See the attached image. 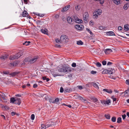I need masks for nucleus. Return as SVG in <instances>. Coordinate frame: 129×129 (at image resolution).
I'll list each match as a JSON object with an SVG mask.
<instances>
[{
	"label": "nucleus",
	"instance_id": "nucleus-33",
	"mask_svg": "<svg viewBox=\"0 0 129 129\" xmlns=\"http://www.w3.org/2000/svg\"><path fill=\"white\" fill-rule=\"evenodd\" d=\"M105 116L106 118L108 119H110V116L109 114H106L105 115Z\"/></svg>",
	"mask_w": 129,
	"mask_h": 129
},
{
	"label": "nucleus",
	"instance_id": "nucleus-46",
	"mask_svg": "<svg viewBox=\"0 0 129 129\" xmlns=\"http://www.w3.org/2000/svg\"><path fill=\"white\" fill-rule=\"evenodd\" d=\"M76 9L77 10H79L80 9V6H77L76 7Z\"/></svg>",
	"mask_w": 129,
	"mask_h": 129
},
{
	"label": "nucleus",
	"instance_id": "nucleus-57",
	"mask_svg": "<svg viewBox=\"0 0 129 129\" xmlns=\"http://www.w3.org/2000/svg\"><path fill=\"white\" fill-rule=\"evenodd\" d=\"M105 101L104 100L101 101V103L103 104H105Z\"/></svg>",
	"mask_w": 129,
	"mask_h": 129
},
{
	"label": "nucleus",
	"instance_id": "nucleus-51",
	"mask_svg": "<svg viewBox=\"0 0 129 129\" xmlns=\"http://www.w3.org/2000/svg\"><path fill=\"white\" fill-rule=\"evenodd\" d=\"M102 63L103 65H105L106 64V61H103L102 62Z\"/></svg>",
	"mask_w": 129,
	"mask_h": 129
},
{
	"label": "nucleus",
	"instance_id": "nucleus-40",
	"mask_svg": "<svg viewBox=\"0 0 129 129\" xmlns=\"http://www.w3.org/2000/svg\"><path fill=\"white\" fill-rule=\"evenodd\" d=\"M3 74H6V75H8L9 74V72L8 71H3Z\"/></svg>",
	"mask_w": 129,
	"mask_h": 129
},
{
	"label": "nucleus",
	"instance_id": "nucleus-9",
	"mask_svg": "<svg viewBox=\"0 0 129 129\" xmlns=\"http://www.w3.org/2000/svg\"><path fill=\"white\" fill-rule=\"evenodd\" d=\"M41 31L42 33L48 35V30L46 28H44V29H41Z\"/></svg>",
	"mask_w": 129,
	"mask_h": 129
},
{
	"label": "nucleus",
	"instance_id": "nucleus-50",
	"mask_svg": "<svg viewBox=\"0 0 129 129\" xmlns=\"http://www.w3.org/2000/svg\"><path fill=\"white\" fill-rule=\"evenodd\" d=\"M108 73V71L107 70H105L103 72V74H107Z\"/></svg>",
	"mask_w": 129,
	"mask_h": 129
},
{
	"label": "nucleus",
	"instance_id": "nucleus-20",
	"mask_svg": "<svg viewBox=\"0 0 129 129\" xmlns=\"http://www.w3.org/2000/svg\"><path fill=\"white\" fill-rule=\"evenodd\" d=\"M124 28L125 30L128 31L129 29V25L128 24L125 25L124 26Z\"/></svg>",
	"mask_w": 129,
	"mask_h": 129
},
{
	"label": "nucleus",
	"instance_id": "nucleus-15",
	"mask_svg": "<svg viewBox=\"0 0 129 129\" xmlns=\"http://www.w3.org/2000/svg\"><path fill=\"white\" fill-rule=\"evenodd\" d=\"M103 91H105L108 93H112V91L111 89H104L103 90Z\"/></svg>",
	"mask_w": 129,
	"mask_h": 129
},
{
	"label": "nucleus",
	"instance_id": "nucleus-56",
	"mask_svg": "<svg viewBox=\"0 0 129 129\" xmlns=\"http://www.w3.org/2000/svg\"><path fill=\"white\" fill-rule=\"evenodd\" d=\"M60 92H62L63 91V89L62 87H61L60 89Z\"/></svg>",
	"mask_w": 129,
	"mask_h": 129
},
{
	"label": "nucleus",
	"instance_id": "nucleus-58",
	"mask_svg": "<svg viewBox=\"0 0 129 129\" xmlns=\"http://www.w3.org/2000/svg\"><path fill=\"white\" fill-rule=\"evenodd\" d=\"M111 98L113 99V101H115L116 100V99L115 98H114L113 96L111 97Z\"/></svg>",
	"mask_w": 129,
	"mask_h": 129
},
{
	"label": "nucleus",
	"instance_id": "nucleus-62",
	"mask_svg": "<svg viewBox=\"0 0 129 129\" xmlns=\"http://www.w3.org/2000/svg\"><path fill=\"white\" fill-rule=\"evenodd\" d=\"M51 126V124H47V125H46V128H48L49 127H50Z\"/></svg>",
	"mask_w": 129,
	"mask_h": 129
},
{
	"label": "nucleus",
	"instance_id": "nucleus-41",
	"mask_svg": "<svg viewBox=\"0 0 129 129\" xmlns=\"http://www.w3.org/2000/svg\"><path fill=\"white\" fill-rule=\"evenodd\" d=\"M10 64L12 66H16V64H17V63L16 62H14L13 63H11Z\"/></svg>",
	"mask_w": 129,
	"mask_h": 129
},
{
	"label": "nucleus",
	"instance_id": "nucleus-63",
	"mask_svg": "<svg viewBox=\"0 0 129 129\" xmlns=\"http://www.w3.org/2000/svg\"><path fill=\"white\" fill-rule=\"evenodd\" d=\"M38 85L36 84H34L33 85V87L34 88H36L37 87Z\"/></svg>",
	"mask_w": 129,
	"mask_h": 129
},
{
	"label": "nucleus",
	"instance_id": "nucleus-64",
	"mask_svg": "<svg viewBox=\"0 0 129 129\" xmlns=\"http://www.w3.org/2000/svg\"><path fill=\"white\" fill-rule=\"evenodd\" d=\"M63 105H64L67 106H68V107H69L70 108H71L72 107L70 105H66L64 104H63Z\"/></svg>",
	"mask_w": 129,
	"mask_h": 129
},
{
	"label": "nucleus",
	"instance_id": "nucleus-32",
	"mask_svg": "<svg viewBox=\"0 0 129 129\" xmlns=\"http://www.w3.org/2000/svg\"><path fill=\"white\" fill-rule=\"evenodd\" d=\"M30 43V41H26L24 43H23V45H25L26 46H27Z\"/></svg>",
	"mask_w": 129,
	"mask_h": 129
},
{
	"label": "nucleus",
	"instance_id": "nucleus-48",
	"mask_svg": "<svg viewBox=\"0 0 129 129\" xmlns=\"http://www.w3.org/2000/svg\"><path fill=\"white\" fill-rule=\"evenodd\" d=\"M99 29L101 30H103L105 29V27L102 26H100L99 27Z\"/></svg>",
	"mask_w": 129,
	"mask_h": 129
},
{
	"label": "nucleus",
	"instance_id": "nucleus-1",
	"mask_svg": "<svg viewBox=\"0 0 129 129\" xmlns=\"http://www.w3.org/2000/svg\"><path fill=\"white\" fill-rule=\"evenodd\" d=\"M23 53L22 51H20L14 55L11 56L9 57V59L11 60L16 59L23 55Z\"/></svg>",
	"mask_w": 129,
	"mask_h": 129
},
{
	"label": "nucleus",
	"instance_id": "nucleus-7",
	"mask_svg": "<svg viewBox=\"0 0 129 129\" xmlns=\"http://www.w3.org/2000/svg\"><path fill=\"white\" fill-rule=\"evenodd\" d=\"M38 59L37 56H35L33 58H30V63H33L35 62Z\"/></svg>",
	"mask_w": 129,
	"mask_h": 129
},
{
	"label": "nucleus",
	"instance_id": "nucleus-12",
	"mask_svg": "<svg viewBox=\"0 0 129 129\" xmlns=\"http://www.w3.org/2000/svg\"><path fill=\"white\" fill-rule=\"evenodd\" d=\"M21 100L19 98H17L16 99V102L15 103H14L16 104H17L19 105L21 104Z\"/></svg>",
	"mask_w": 129,
	"mask_h": 129
},
{
	"label": "nucleus",
	"instance_id": "nucleus-38",
	"mask_svg": "<svg viewBox=\"0 0 129 129\" xmlns=\"http://www.w3.org/2000/svg\"><path fill=\"white\" fill-rule=\"evenodd\" d=\"M105 104H107V105H109V104L110 103V101L109 100L105 101Z\"/></svg>",
	"mask_w": 129,
	"mask_h": 129
},
{
	"label": "nucleus",
	"instance_id": "nucleus-36",
	"mask_svg": "<svg viewBox=\"0 0 129 129\" xmlns=\"http://www.w3.org/2000/svg\"><path fill=\"white\" fill-rule=\"evenodd\" d=\"M121 121V117H119L117 119V122L118 123H120Z\"/></svg>",
	"mask_w": 129,
	"mask_h": 129
},
{
	"label": "nucleus",
	"instance_id": "nucleus-5",
	"mask_svg": "<svg viewBox=\"0 0 129 129\" xmlns=\"http://www.w3.org/2000/svg\"><path fill=\"white\" fill-rule=\"evenodd\" d=\"M60 41L62 42H66L68 40V37L65 35H62L60 37Z\"/></svg>",
	"mask_w": 129,
	"mask_h": 129
},
{
	"label": "nucleus",
	"instance_id": "nucleus-18",
	"mask_svg": "<svg viewBox=\"0 0 129 129\" xmlns=\"http://www.w3.org/2000/svg\"><path fill=\"white\" fill-rule=\"evenodd\" d=\"M124 95L125 96H129V89L126 90L124 92Z\"/></svg>",
	"mask_w": 129,
	"mask_h": 129
},
{
	"label": "nucleus",
	"instance_id": "nucleus-55",
	"mask_svg": "<svg viewBox=\"0 0 129 129\" xmlns=\"http://www.w3.org/2000/svg\"><path fill=\"white\" fill-rule=\"evenodd\" d=\"M113 64L112 63L110 62H108L107 63V65L108 66L111 65Z\"/></svg>",
	"mask_w": 129,
	"mask_h": 129
},
{
	"label": "nucleus",
	"instance_id": "nucleus-61",
	"mask_svg": "<svg viewBox=\"0 0 129 129\" xmlns=\"http://www.w3.org/2000/svg\"><path fill=\"white\" fill-rule=\"evenodd\" d=\"M118 29L119 30H122V28L121 26H119L118 27Z\"/></svg>",
	"mask_w": 129,
	"mask_h": 129
},
{
	"label": "nucleus",
	"instance_id": "nucleus-59",
	"mask_svg": "<svg viewBox=\"0 0 129 129\" xmlns=\"http://www.w3.org/2000/svg\"><path fill=\"white\" fill-rule=\"evenodd\" d=\"M16 114V113L14 112H12L11 113V115L12 116H14V115Z\"/></svg>",
	"mask_w": 129,
	"mask_h": 129
},
{
	"label": "nucleus",
	"instance_id": "nucleus-24",
	"mask_svg": "<svg viewBox=\"0 0 129 129\" xmlns=\"http://www.w3.org/2000/svg\"><path fill=\"white\" fill-rule=\"evenodd\" d=\"M59 99L58 98H57L55 99V100L54 101V103H56V104H58L59 103Z\"/></svg>",
	"mask_w": 129,
	"mask_h": 129
},
{
	"label": "nucleus",
	"instance_id": "nucleus-17",
	"mask_svg": "<svg viewBox=\"0 0 129 129\" xmlns=\"http://www.w3.org/2000/svg\"><path fill=\"white\" fill-rule=\"evenodd\" d=\"M93 12L96 13V15H100L102 13V11L100 9H99L97 11L94 12Z\"/></svg>",
	"mask_w": 129,
	"mask_h": 129
},
{
	"label": "nucleus",
	"instance_id": "nucleus-6",
	"mask_svg": "<svg viewBox=\"0 0 129 129\" xmlns=\"http://www.w3.org/2000/svg\"><path fill=\"white\" fill-rule=\"evenodd\" d=\"M83 26L81 24L76 25L75 26V28L79 30H81L83 28Z\"/></svg>",
	"mask_w": 129,
	"mask_h": 129
},
{
	"label": "nucleus",
	"instance_id": "nucleus-53",
	"mask_svg": "<svg viewBox=\"0 0 129 129\" xmlns=\"http://www.w3.org/2000/svg\"><path fill=\"white\" fill-rule=\"evenodd\" d=\"M126 116V115L125 114H124V115H122V118L124 120L125 119Z\"/></svg>",
	"mask_w": 129,
	"mask_h": 129
},
{
	"label": "nucleus",
	"instance_id": "nucleus-30",
	"mask_svg": "<svg viewBox=\"0 0 129 129\" xmlns=\"http://www.w3.org/2000/svg\"><path fill=\"white\" fill-rule=\"evenodd\" d=\"M40 129H45L46 128V126L44 124H42L41 127H40Z\"/></svg>",
	"mask_w": 129,
	"mask_h": 129
},
{
	"label": "nucleus",
	"instance_id": "nucleus-49",
	"mask_svg": "<svg viewBox=\"0 0 129 129\" xmlns=\"http://www.w3.org/2000/svg\"><path fill=\"white\" fill-rule=\"evenodd\" d=\"M90 73L91 74H95L96 73V71H92Z\"/></svg>",
	"mask_w": 129,
	"mask_h": 129
},
{
	"label": "nucleus",
	"instance_id": "nucleus-39",
	"mask_svg": "<svg viewBox=\"0 0 129 129\" xmlns=\"http://www.w3.org/2000/svg\"><path fill=\"white\" fill-rule=\"evenodd\" d=\"M112 121L114 122H115L116 121V118L115 117H113L111 118Z\"/></svg>",
	"mask_w": 129,
	"mask_h": 129
},
{
	"label": "nucleus",
	"instance_id": "nucleus-27",
	"mask_svg": "<svg viewBox=\"0 0 129 129\" xmlns=\"http://www.w3.org/2000/svg\"><path fill=\"white\" fill-rule=\"evenodd\" d=\"M10 101L11 103H14L16 102V99H15L14 98H11Z\"/></svg>",
	"mask_w": 129,
	"mask_h": 129
},
{
	"label": "nucleus",
	"instance_id": "nucleus-47",
	"mask_svg": "<svg viewBox=\"0 0 129 129\" xmlns=\"http://www.w3.org/2000/svg\"><path fill=\"white\" fill-rule=\"evenodd\" d=\"M35 116L34 114H32L31 116V119L32 120H34L35 119Z\"/></svg>",
	"mask_w": 129,
	"mask_h": 129
},
{
	"label": "nucleus",
	"instance_id": "nucleus-42",
	"mask_svg": "<svg viewBox=\"0 0 129 129\" xmlns=\"http://www.w3.org/2000/svg\"><path fill=\"white\" fill-rule=\"evenodd\" d=\"M42 79L43 80H46V81L47 82L49 80V79L48 78H47L45 77H42Z\"/></svg>",
	"mask_w": 129,
	"mask_h": 129
},
{
	"label": "nucleus",
	"instance_id": "nucleus-3",
	"mask_svg": "<svg viewBox=\"0 0 129 129\" xmlns=\"http://www.w3.org/2000/svg\"><path fill=\"white\" fill-rule=\"evenodd\" d=\"M89 17V14L85 12L84 13L83 16L84 21L85 23H87L88 19Z\"/></svg>",
	"mask_w": 129,
	"mask_h": 129
},
{
	"label": "nucleus",
	"instance_id": "nucleus-4",
	"mask_svg": "<svg viewBox=\"0 0 129 129\" xmlns=\"http://www.w3.org/2000/svg\"><path fill=\"white\" fill-rule=\"evenodd\" d=\"M0 96L3 99L4 101L3 102L4 103H7L8 101V100L6 98V94H4V93H2V94H0Z\"/></svg>",
	"mask_w": 129,
	"mask_h": 129
},
{
	"label": "nucleus",
	"instance_id": "nucleus-29",
	"mask_svg": "<svg viewBox=\"0 0 129 129\" xmlns=\"http://www.w3.org/2000/svg\"><path fill=\"white\" fill-rule=\"evenodd\" d=\"M113 2L116 4L118 5L120 3L119 0H113Z\"/></svg>",
	"mask_w": 129,
	"mask_h": 129
},
{
	"label": "nucleus",
	"instance_id": "nucleus-23",
	"mask_svg": "<svg viewBox=\"0 0 129 129\" xmlns=\"http://www.w3.org/2000/svg\"><path fill=\"white\" fill-rule=\"evenodd\" d=\"M2 108L4 110H7L9 109V108L6 105H2Z\"/></svg>",
	"mask_w": 129,
	"mask_h": 129
},
{
	"label": "nucleus",
	"instance_id": "nucleus-19",
	"mask_svg": "<svg viewBox=\"0 0 129 129\" xmlns=\"http://www.w3.org/2000/svg\"><path fill=\"white\" fill-rule=\"evenodd\" d=\"M107 35L109 36L115 35V34L113 31H109L107 33Z\"/></svg>",
	"mask_w": 129,
	"mask_h": 129
},
{
	"label": "nucleus",
	"instance_id": "nucleus-2",
	"mask_svg": "<svg viewBox=\"0 0 129 129\" xmlns=\"http://www.w3.org/2000/svg\"><path fill=\"white\" fill-rule=\"evenodd\" d=\"M70 69V68L67 67H63L60 69V71L64 73L69 72L71 71Z\"/></svg>",
	"mask_w": 129,
	"mask_h": 129
},
{
	"label": "nucleus",
	"instance_id": "nucleus-60",
	"mask_svg": "<svg viewBox=\"0 0 129 129\" xmlns=\"http://www.w3.org/2000/svg\"><path fill=\"white\" fill-rule=\"evenodd\" d=\"M126 83L127 85L129 84V79L127 80H126Z\"/></svg>",
	"mask_w": 129,
	"mask_h": 129
},
{
	"label": "nucleus",
	"instance_id": "nucleus-43",
	"mask_svg": "<svg viewBox=\"0 0 129 129\" xmlns=\"http://www.w3.org/2000/svg\"><path fill=\"white\" fill-rule=\"evenodd\" d=\"M56 42L57 43H61L62 41H60V39L59 40L58 39H57L56 40Z\"/></svg>",
	"mask_w": 129,
	"mask_h": 129
},
{
	"label": "nucleus",
	"instance_id": "nucleus-8",
	"mask_svg": "<svg viewBox=\"0 0 129 129\" xmlns=\"http://www.w3.org/2000/svg\"><path fill=\"white\" fill-rule=\"evenodd\" d=\"M104 52L106 54H109L112 52V50L110 49H107L104 50Z\"/></svg>",
	"mask_w": 129,
	"mask_h": 129
},
{
	"label": "nucleus",
	"instance_id": "nucleus-21",
	"mask_svg": "<svg viewBox=\"0 0 129 129\" xmlns=\"http://www.w3.org/2000/svg\"><path fill=\"white\" fill-rule=\"evenodd\" d=\"M93 101L97 105H99V103L98 101V99L95 98H93Z\"/></svg>",
	"mask_w": 129,
	"mask_h": 129
},
{
	"label": "nucleus",
	"instance_id": "nucleus-54",
	"mask_svg": "<svg viewBox=\"0 0 129 129\" xmlns=\"http://www.w3.org/2000/svg\"><path fill=\"white\" fill-rule=\"evenodd\" d=\"M77 87H78V88H79V89L81 90L83 89V87H82L81 86H77Z\"/></svg>",
	"mask_w": 129,
	"mask_h": 129
},
{
	"label": "nucleus",
	"instance_id": "nucleus-14",
	"mask_svg": "<svg viewBox=\"0 0 129 129\" xmlns=\"http://www.w3.org/2000/svg\"><path fill=\"white\" fill-rule=\"evenodd\" d=\"M93 86L95 88L97 89H99V87L98 86V85L97 84H99V83L97 82L96 83L95 82H93Z\"/></svg>",
	"mask_w": 129,
	"mask_h": 129
},
{
	"label": "nucleus",
	"instance_id": "nucleus-34",
	"mask_svg": "<svg viewBox=\"0 0 129 129\" xmlns=\"http://www.w3.org/2000/svg\"><path fill=\"white\" fill-rule=\"evenodd\" d=\"M86 30L87 31H88L90 33V34L91 35H92V36L93 34L92 31H91L88 28H86Z\"/></svg>",
	"mask_w": 129,
	"mask_h": 129
},
{
	"label": "nucleus",
	"instance_id": "nucleus-13",
	"mask_svg": "<svg viewBox=\"0 0 129 129\" xmlns=\"http://www.w3.org/2000/svg\"><path fill=\"white\" fill-rule=\"evenodd\" d=\"M9 55L7 54H5L3 55L1 57V58L2 60H4L8 57Z\"/></svg>",
	"mask_w": 129,
	"mask_h": 129
},
{
	"label": "nucleus",
	"instance_id": "nucleus-22",
	"mask_svg": "<svg viewBox=\"0 0 129 129\" xmlns=\"http://www.w3.org/2000/svg\"><path fill=\"white\" fill-rule=\"evenodd\" d=\"M30 58L29 57H28L24 59V60L23 62H28L29 63H30Z\"/></svg>",
	"mask_w": 129,
	"mask_h": 129
},
{
	"label": "nucleus",
	"instance_id": "nucleus-44",
	"mask_svg": "<svg viewBox=\"0 0 129 129\" xmlns=\"http://www.w3.org/2000/svg\"><path fill=\"white\" fill-rule=\"evenodd\" d=\"M128 8L127 5L126 4L124 5L123 9L125 10H126Z\"/></svg>",
	"mask_w": 129,
	"mask_h": 129
},
{
	"label": "nucleus",
	"instance_id": "nucleus-10",
	"mask_svg": "<svg viewBox=\"0 0 129 129\" xmlns=\"http://www.w3.org/2000/svg\"><path fill=\"white\" fill-rule=\"evenodd\" d=\"M67 20L68 22L70 24H72L73 22L74 21V20L69 17H68L67 18Z\"/></svg>",
	"mask_w": 129,
	"mask_h": 129
},
{
	"label": "nucleus",
	"instance_id": "nucleus-35",
	"mask_svg": "<svg viewBox=\"0 0 129 129\" xmlns=\"http://www.w3.org/2000/svg\"><path fill=\"white\" fill-rule=\"evenodd\" d=\"M17 74V73L16 72H14L13 73H11L9 75L11 76H14Z\"/></svg>",
	"mask_w": 129,
	"mask_h": 129
},
{
	"label": "nucleus",
	"instance_id": "nucleus-52",
	"mask_svg": "<svg viewBox=\"0 0 129 129\" xmlns=\"http://www.w3.org/2000/svg\"><path fill=\"white\" fill-rule=\"evenodd\" d=\"M93 22L92 21H91L89 22V24L91 25L92 26L93 25Z\"/></svg>",
	"mask_w": 129,
	"mask_h": 129
},
{
	"label": "nucleus",
	"instance_id": "nucleus-37",
	"mask_svg": "<svg viewBox=\"0 0 129 129\" xmlns=\"http://www.w3.org/2000/svg\"><path fill=\"white\" fill-rule=\"evenodd\" d=\"M96 66L98 67H100L101 66V64L99 62H96Z\"/></svg>",
	"mask_w": 129,
	"mask_h": 129
},
{
	"label": "nucleus",
	"instance_id": "nucleus-25",
	"mask_svg": "<svg viewBox=\"0 0 129 129\" xmlns=\"http://www.w3.org/2000/svg\"><path fill=\"white\" fill-rule=\"evenodd\" d=\"M22 15L23 17H26L27 16L28 14L27 12L26 11H25L23 12Z\"/></svg>",
	"mask_w": 129,
	"mask_h": 129
},
{
	"label": "nucleus",
	"instance_id": "nucleus-31",
	"mask_svg": "<svg viewBox=\"0 0 129 129\" xmlns=\"http://www.w3.org/2000/svg\"><path fill=\"white\" fill-rule=\"evenodd\" d=\"M77 44L78 45H82L83 44V42L81 40L77 42Z\"/></svg>",
	"mask_w": 129,
	"mask_h": 129
},
{
	"label": "nucleus",
	"instance_id": "nucleus-11",
	"mask_svg": "<svg viewBox=\"0 0 129 129\" xmlns=\"http://www.w3.org/2000/svg\"><path fill=\"white\" fill-rule=\"evenodd\" d=\"M70 7V5H68L67 6H66L64 7L61 10L62 12H63L68 10Z\"/></svg>",
	"mask_w": 129,
	"mask_h": 129
},
{
	"label": "nucleus",
	"instance_id": "nucleus-26",
	"mask_svg": "<svg viewBox=\"0 0 129 129\" xmlns=\"http://www.w3.org/2000/svg\"><path fill=\"white\" fill-rule=\"evenodd\" d=\"M49 102L50 103H53L54 99L53 98L50 97L49 98Z\"/></svg>",
	"mask_w": 129,
	"mask_h": 129
},
{
	"label": "nucleus",
	"instance_id": "nucleus-28",
	"mask_svg": "<svg viewBox=\"0 0 129 129\" xmlns=\"http://www.w3.org/2000/svg\"><path fill=\"white\" fill-rule=\"evenodd\" d=\"M96 13L93 12V17L94 18H95L96 19L98 17V15H96Z\"/></svg>",
	"mask_w": 129,
	"mask_h": 129
},
{
	"label": "nucleus",
	"instance_id": "nucleus-45",
	"mask_svg": "<svg viewBox=\"0 0 129 129\" xmlns=\"http://www.w3.org/2000/svg\"><path fill=\"white\" fill-rule=\"evenodd\" d=\"M72 66L73 68H75L76 66V63H75L73 62L72 64Z\"/></svg>",
	"mask_w": 129,
	"mask_h": 129
},
{
	"label": "nucleus",
	"instance_id": "nucleus-16",
	"mask_svg": "<svg viewBox=\"0 0 129 129\" xmlns=\"http://www.w3.org/2000/svg\"><path fill=\"white\" fill-rule=\"evenodd\" d=\"M75 20L76 22L78 23H81L83 22L82 20L78 19V18H76Z\"/></svg>",
	"mask_w": 129,
	"mask_h": 129
}]
</instances>
